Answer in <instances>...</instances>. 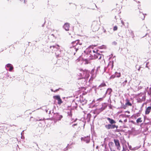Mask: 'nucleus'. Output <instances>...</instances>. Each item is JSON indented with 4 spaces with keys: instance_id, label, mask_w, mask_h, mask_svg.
<instances>
[{
    "instance_id": "obj_13",
    "label": "nucleus",
    "mask_w": 151,
    "mask_h": 151,
    "mask_svg": "<svg viewBox=\"0 0 151 151\" xmlns=\"http://www.w3.org/2000/svg\"><path fill=\"white\" fill-rule=\"evenodd\" d=\"M94 70L93 69L91 70V73L92 75L91 77V78L90 79V80H92L93 78H94L96 76V74H95L93 73L94 72Z\"/></svg>"
},
{
    "instance_id": "obj_10",
    "label": "nucleus",
    "mask_w": 151,
    "mask_h": 151,
    "mask_svg": "<svg viewBox=\"0 0 151 151\" xmlns=\"http://www.w3.org/2000/svg\"><path fill=\"white\" fill-rule=\"evenodd\" d=\"M81 140L82 141H84L86 143H88L89 142L90 140V137L89 136H87L86 137H82L81 138Z\"/></svg>"
},
{
    "instance_id": "obj_20",
    "label": "nucleus",
    "mask_w": 151,
    "mask_h": 151,
    "mask_svg": "<svg viewBox=\"0 0 151 151\" xmlns=\"http://www.w3.org/2000/svg\"><path fill=\"white\" fill-rule=\"evenodd\" d=\"M106 86V85L105 83H102L99 86V87H98V88L99 89L100 88H101L102 87H104Z\"/></svg>"
},
{
    "instance_id": "obj_42",
    "label": "nucleus",
    "mask_w": 151,
    "mask_h": 151,
    "mask_svg": "<svg viewBox=\"0 0 151 151\" xmlns=\"http://www.w3.org/2000/svg\"><path fill=\"white\" fill-rule=\"evenodd\" d=\"M111 143V145H112V144H113V142H111V143Z\"/></svg>"
},
{
    "instance_id": "obj_47",
    "label": "nucleus",
    "mask_w": 151,
    "mask_h": 151,
    "mask_svg": "<svg viewBox=\"0 0 151 151\" xmlns=\"http://www.w3.org/2000/svg\"><path fill=\"white\" fill-rule=\"evenodd\" d=\"M51 91H53V90L52 89H51Z\"/></svg>"
},
{
    "instance_id": "obj_31",
    "label": "nucleus",
    "mask_w": 151,
    "mask_h": 151,
    "mask_svg": "<svg viewBox=\"0 0 151 151\" xmlns=\"http://www.w3.org/2000/svg\"><path fill=\"white\" fill-rule=\"evenodd\" d=\"M142 15L143 16V18H142V19H144V18H145V16L143 14H142Z\"/></svg>"
},
{
    "instance_id": "obj_22",
    "label": "nucleus",
    "mask_w": 151,
    "mask_h": 151,
    "mask_svg": "<svg viewBox=\"0 0 151 151\" xmlns=\"http://www.w3.org/2000/svg\"><path fill=\"white\" fill-rule=\"evenodd\" d=\"M126 105L131 106L132 104L128 100L127 103H126Z\"/></svg>"
},
{
    "instance_id": "obj_49",
    "label": "nucleus",
    "mask_w": 151,
    "mask_h": 151,
    "mask_svg": "<svg viewBox=\"0 0 151 151\" xmlns=\"http://www.w3.org/2000/svg\"><path fill=\"white\" fill-rule=\"evenodd\" d=\"M106 30H104V32H106Z\"/></svg>"
},
{
    "instance_id": "obj_25",
    "label": "nucleus",
    "mask_w": 151,
    "mask_h": 151,
    "mask_svg": "<svg viewBox=\"0 0 151 151\" xmlns=\"http://www.w3.org/2000/svg\"><path fill=\"white\" fill-rule=\"evenodd\" d=\"M117 27L116 26H115L113 28L114 31H116L117 30Z\"/></svg>"
},
{
    "instance_id": "obj_29",
    "label": "nucleus",
    "mask_w": 151,
    "mask_h": 151,
    "mask_svg": "<svg viewBox=\"0 0 151 151\" xmlns=\"http://www.w3.org/2000/svg\"><path fill=\"white\" fill-rule=\"evenodd\" d=\"M92 51H93V52L94 54H95V53H97L96 52V51H97V50H96V51H95V50H93Z\"/></svg>"
},
{
    "instance_id": "obj_50",
    "label": "nucleus",
    "mask_w": 151,
    "mask_h": 151,
    "mask_svg": "<svg viewBox=\"0 0 151 151\" xmlns=\"http://www.w3.org/2000/svg\"><path fill=\"white\" fill-rule=\"evenodd\" d=\"M95 6L96 7H97L96 6V4H95Z\"/></svg>"
},
{
    "instance_id": "obj_32",
    "label": "nucleus",
    "mask_w": 151,
    "mask_h": 151,
    "mask_svg": "<svg viewBox=\"0 0 151 151\" xmlns=\"http://www.w3.org/2000/svg\"><path fill=\"white\" fill-rule=\"evenodd\" d=\"M99 29L98 27H97V28L95 29H94L95 31H96V30H98Z\"/></svg>"
},
{
    "instance_id": "obj_43",
    "label": "nucleus",
    "mask_w": 151,
    "mask_h": 151,
    "mask_svg": "<svg viewBox=\"0 0 151 151\" xmlns=\"http://www.w3.org/2000/svg\"><path fill=\"white\" fill-rule=\"evenodd\" d=\"M105 68H104V72H105Z\"/></svg>"
},
{
    "instance_id": "obj_15",
    "label": "nucleus",
    "mask_w": 151,
    "mask_h": 151,
    "mask_svg": "<svg viewBox=\"0 0 151 151\" xmlns=\"http://www.w3.org/2000/svg\"><path fill=\"white\" fill-rule=\"evenodd\" d=\"M112 91V90H111V88H108L107 89V91H106L105 94H104V96L103 97V98L105 97L106 96V94H107V93H108V94H110L111 92Z\"/></svg>"
},
{
    "instance_id": "obj_37",
    "label": "nucleus",
    "mask_w": 151,
    "mask_h": 151,
    "mask_svg": "<svg viewBox=\"0 0 151 151\" xmlns=\"http://www.w3.org/2000/svg\"><path fill=\"white\" fill-rule=\"evenodd\" d=\"M98 100H102V98H100Z\"/></svg>"
},
{
    "instance_id": "obj_41",
    "label": "nucleus",
    "mask_w": 151,
    "mask_h": 151,
    "mask_svg": "<svg viewBox=\"0 0 151 151\" xmlns=\"http://www.w3.org/2000/svg\"><path fill=\"white\" fill-rule=\"evenodd\" d=\"M150 93H149V92H148V94L149 95H150Z\"/></svg>"
},
{
    "instance_id": "obj_40",
    "label": "nucleus",
    "mask_w": 151,
    "mask_h": 151,
    "mask_svg": "<svg viewBox=\"0 0 151 151\" xmlns=\"http://www.w3.org/2000/svg\"><path fill=\"white\" fill-rule=\"evenodd\" d=\"M58 90V89H56L55 91H54V92H55Z\"/></svg>"
},
{
    "instance_id": "obj_54",
    "label": "nucleus",
    "mask_w": 151,
    "mask_h": 151,
    "mask_svg": "<svg viewBox=\"0 0 151 151\" xmlns=\"http://www.w3.org/2000/svg\"><path fill=\"white\" fill-rule=\"evenodd\" d=\"M114 44H116V43L115 42V43H114Z\"/></svg>"
},
{
    "instance_id": "obj_7",
    "label": "nucleus",
    "mask_w": 151,
    "mask_h": 151,
    "mask_svg": "<svg viewBox=\"0 0 151 151\" xmlns=\"http://www.w3.org/2000/svg\"><path fill=\"white\" fill-rule=\"evenodd\" d=\"M105 127L107 129H113L115 128L117 129L118 127L117 126H116L114 124H109L105 125Z\"/></svg>"
},
{
    "instance_id": "obj_51",
    "label": "nucleus",
    "mask_w": 151,
    "mask_h": 151,
    "mask_svg": "<svg viewBox=\"0 0 151 151\" xmlns=\"http://www.w3.org/2000/svg\"><path fill=\"white\" fill-rule=\"evenodd\" d=\"M113 65L112 64V67H113Z\"/></svg>"
},
{
    "instance_id": "obj_46",
    "label": "nucleus",
    "mask_w": 151,
    "mask_h": 151,
    "mask_svg": "<svg viewBox=\"0 0 151 151\" xmlns=\"http://www.w3.org/2000/svg\"><path fill=\"white\" fill-rule=\"evenodd\" d=\"M76 124H74L73 125V126H75V125H76Z\"/></svg>"
},
{
    "instance_id": "obj_27",
    "label": "nucleus",
    "mask_w": 151,
    "mask_h": 151,
    "mask_svg": "<svg viewBox=\"0 0 151 151\" xmlns=\"http://www.w3.org/2000/svg\"><path fill=\"white\" fill-rule=\"evenodd\" d=\"M81 84H83L85 85V84H83V83L84 82V81L83 80V78H82V77H81Z\"/></svg>"
},
{
    "instance_id": "obj_33",
    "label": "nucleus",
    "mask_w": 151,
    "mask_h": 151,
    "mask_svg": "<svg viewBox=\"0 0 151 151\" xmlns=\"http://www.w3.org/2000/svg\"><path fill=\"white\" fill-rule=\"evenodd\" d=\"M100 68V66H99V67H97V70H99V68Z\"/></svg>"
},
{
    "instance_id": "obj_48",
    "label": "nucleus",
    "mask_w": 151,
    "mask_h": 151,
    "mask_svg": "<svg viewBox=\"0 0 151 151\" xmlns=\"http://www.w3.org/2000/svg\"><path fill=\"white\" fill-rule=\"evenodd\" d=\"M150 90L151 91V87L150 88Z\"/></svg>"
},
{
    "instance_id": "obj_38",
    "label": "nucleus",
    "mask_w": 151,
    "mask_h": 151,
    "mask_svg": "<svg viewBox=\"0 0 151 151\" xmlns=\"http://www.w3.org/2000/svg\"><path fill=\"white\" fill-rule=\"evenodd\" d=\"M109 107L111 109V105H110L109 106Z\"/></svg>"
},
{
    "instance_id": "obj_24",
    "label": "nucleus",
    "mask_w": 151,
    "mask_h": 151,
    "mask_svg": "<svg viewBox=\"0 0 151 151\" xmlns=\"http://www.w3.org/2000/svg\"><path fill=\"white\" fill-rule=\"evenodd\" d=\"M123 150L122 151H125L127 150V148L126 147H125L124 146H123Z\"/></svg>"
},
{
    "instance_id": "obj_14",
    "label": "nucleus",
    "mask_w": 151,
    "mask_h": 151,
    "mask_svg": "<svg viewBox=\"0 0 151 151\" xmlns=\"http://www.w3.org/2000/svg\"><path fill=\"white\" fill-rule=\"evenodd\" d=\"M107 119L109 121L110 123L111 124H115L116 122L114 120L108 117L107 118Z\"/></svg>"
},
{
    "instance_id": "obj_4",
    "label": "nucleus",
    "mask_w": 151,
    "mask_h": 151,
    "mask_svg": "<svg viewBox=\"0 0 151 151\" xmlns=\"http://www.w3.org/2000/svg\"><path fill=\"white\" fill-rule=\"evenodd\" d=\"M136 98L137 101L139 102L144 101L146 99L145 94L144 93H141L138 94Z\"/></svg>"
},
{
    "instance_id": "obj_18",
    "label": "nucleus",
    "mask_w": 151,
    "mask_h": 151,
    "mask_svg": "<svg viewBox=\"0 0 151 151\" xmlns=\"http://www.w3.org/2000/svg\"><path fill=\"white\" fill-rule=\"evenodd\" d=\"M142 122V118L141 117L139 118L136 120V122L138 124L139 123H141Z\"/></svg>"
},
{
    "instance_id": "obj_53",
    "label": "nucleus",
    "mask_w": 151,
    "mask_h": 151,
    "mask_svg": "<svg viewBox=\"0 0 151 151\" xmlns=\"http://www.w3.org/2000/svg\"><path fill=\"white\" fill-rule=\"evenodd\" d=\"M114 44H116V43L115 42V43H114Z\"/></svg>"
},
{
    "instance_id": "obj_1",
    "label": "nucleus",
    "mask_w": 151,
    "mask_h": 151,
    "mask_svg": "<svg viewBox=\"0 0 151 151\" xmlns=\"http://www.w3.org/2000/svg\"><path fill=\"white\" fill-rule=\"evenodd\" d=\"M79 70V76L83 78V80L84 81V82L83 83V84H86L87 82V79L89 78L90 76L89 71L87 70H84L80 69L78 70Z\"/></svg>"
},
{
    "instance_id": "obj_9",
    "label": "nucleus",
    "mask_w": 151,
    "mask_h": 151,
    "mask_svg": "<svg viewBox=\"0 0 151 151\" xmlns=\"http://www.w3.org/2000/svg\"><path fill=\"white\" fill-rule=\"evenodd\" d=\"M53 98L58 101V104L60 105L61 104L63 103V101L60 99V97L59 96L57 95L54 96H53Z\"/></svg>"
},
{
    "instance_id": "obj_28",
    "label": "nucleus",
    "mask_w": 151,
    "mask_h": 151,
    "mask_svg": "<svg viewBox=\"0 0 151 151\" xmlns=\"http://www.w3.org/2000/svg\"><path fill=\"white\" fill-rule=\"evenodd\" d=\"M68 115L70 116H71L72 115V114L71 113V111H70L69 112H68Z\"/></svg>"
},
{
    "instance_id": "obj_30",
    "label": "nucleus",
    "mask_w": 151,
    "mask_h": 151,
    "mask_svg": "<svg viewBox=\"0 0 151 151\" xmlns=\"http://www.w3.org/2000/svg\"><path fill=\"white\" fill-rule=\"evenodd\" d=\"M21 1H23L24 3H25V0H21Z\"/></svg>"
},
{
    "instance_id": "obj_17",
    "label": "nucleus",
    "mask_w": 151,
    "mask_h": 151,
    "mask_svg": "<svg viewBox=\"0 0 151 151\" xmlns=\"http://www.w3.org/2000/svg\"><path fill=\"white\" fill-rule=\"evenodd\" d=\"M7 67L8 68H9V71H11L13 69V67L12 65L10 64H8L6 65Z\"/></svg>"
},
{
    "instance_id": "obj_44",
    "label": "nucleus",
    "mask_w": 151,
    "mask_h": 151,
    "mask_svg": "<svg viewBox=\"0 0 151 151\" xmlns=\"http://www.w3.org/2000/svg\"><path fill=\"white\" fill-rule=\"evenodd\" d=\"M123 108H124V109H125V108H126L125 106H124Z\"/></svg>"
},
{
    "instance_id": "obj_52",
    "label": "nucleus",
    "mask_w": 151,
    "mask_h": 151,
    "mask_svg": "<svg viewBox=\"0 0 151 151\" xmlns=\"http://www.w3.org/2000/svg\"><path fill=\"white\" fill-rule=\"evenodd\" d=\"M86 101H85V103H86Z\"/></svg>"
},
{
    "instance_id": "obj_36",
    "label": "nucleus",
    "mask_w": 151,
    "mask_h": 151,
    "mask_svg": "<svg viewBox=\"0 0 151 151\" xmlns=\"http://www.w3.org/2000/svg\"><path fill=\"white\" fill-rule=\"evenodd\" d=\"M119 122H121V123L122 122V121L121 120H119Z\"/></svg>"
},
{
    "instance_id": "obj_21",
    "label": "nucleus",
    "mask_w": 151,
    "mask_h": 151,
    "mask_svg": "<svg viewBox=\"0 0 151 151\" xmlns=\"http://www.w3.org/2000/svg\"><path fill=\"white\" fill-rule=\"evenodd\" d=\"M127 80H126L125 81L123 82L122 84V85L123 86H124L127 83Z\"/></svg>"
},
{
    "instance_id": "obj_12",
    "label": "nucleus",
    "mask_w": 151,
    "mask_h": 151,
    "mask_svg": "<svg viewBox=\"0 0 151 151\" xmlns=\"http://www.w3.org/2000/svg\"><path fill=\"white\" fill-rule=\"evenodd\" d=\"M63 28L66 31H68L69 29V25L68 23H65L64 24L63 27Z\"/></svg>"
},
{
    "instance_id": "obj_45",
    "label": "nucleus",
    "mask_w": 151,
    "mask_h": 151,
    "mask_svg": "<svg viewBox=\"0 0 151 151\" xmlns=\"http://www.w3.org/2000/svg\"><path fill=\"white\" fill-rule=\"evenodd\" d=\"M98 146H96V149H98Z\"/></svg>"
},
{
    "instance_id": "obj_34",
    "label": "nucleus",
    "mask_w": 151,
    "mask_h": 151,
    "mask_svg": "<svg viewBox=\"0 0 151 151\" xmlns=\"http://www.w3.org/2000/svg\"><path fill=\"white\" fill-rule=\"evenodd\" d=\"M141 67H139V68L138 69V71H139L140 70V68H141Z\"/></svg>"
},
{
    "instance_id": "obj_35",
    "label": "nucleus",
    "mask_w": 151,
    "mask_h": 151,
    "mask_svg": "<svg viewBox=\"0 0 151 151\" xmlns=\"http://www.w3.org/2000/svg\"><path fill=\"white\" fill-rule=\"evenodd\" d=\"M127 122V119H125V120H124V122Z\"/></svg>"
},
{
    "instance_id": "obj_16",
    "label": "nucleus",
    "mask_w": 151,
    "mask_h": 151,
    "mask_svg": "<svg viewBox=\"0 0 151 151\" xmlns=\"http://www.w3.org/2000/svg\"><path fill=\"white\" fill-rule=\"evenodd\" d=\"M151 109V107L149 106L146 109L145 113L146 114H148L150 111Z\"/></svg>"
},
{
    "instance_id": "obj_19",
    "label": "nucleus",
    "mask_w": 151,
    "mask_h": 151,
    "mask_svg": "<svg viewBox=\"0 0 151 151\" xmlns=\"http://www.w3.org/2000/svg\"><path fill=\"white\" fill-rule=\"evenodd\" d=\"M115 75L116 77L119 78L121 76V73H120L116 72L115 73Z\"/></svg>"
},
{
    "instance_id": "obj_6",
    "label": "nucleus",
    "mask_w": 151,
    "mask_h": 151,
    "mask_svg": "<svg viewBox=\"0 0 151 151\" xmlns=\"http://www.w3.org/2000/svg\"><path fill=\"white\" fill-rule=\"evenodd\" d=\"M59 46L58 45H53L51 46L50 47V50H52V52H53L55 51L58 50Z\"/></svg>"
},
{
    "instance_id": "obj_11",
    "label": "nucleus",
    "mask_w": 151,
    "mask_h": 151,
    "mask_svg": "<svg viewBox=\"0 0 151 151\" xmlns=\"http://www.w3.org/2000/svg\"><path fill=\"white\" fill-rule=\"evenodd\" d=\"M93 58L94 59H100L101 58V55L98 53H95V54L93 55Z\"/></svg>"
},
{
    "instance_id": "obj_5",
    "label": "nucleus",
    "mask_w": 151,
    "mask_h": 151,
    "mask_svg": "<svg viewBox=\"0 0 151 151\" xmlns=\"http://www.w3.org/2000/svg\"><path fill=\"white\" fill-rule=\"evenodd\" d=\"M54 117V121L55 122H56L57 121L60 120L62 118L63 116L59 114L58 113H56L55 114Z\"/></svg>"
},
{
    "instance_id": "obj_3",
    "label": "nucleus",
    "mask_w": 151,
    "mask_h": 151,
    "mask_svg": "<svg viewBox=\"0 0 151 151\" xmlns=\"http://www.w3.org/2000/svg\"><path fill=\"white\" fill-rule=\"evenodd\" d=\"M92 53L91 51L89 50V49H86L84 51V53H82L81 56L83 57V55L84 56V57L82 58L83 60L86 61V63H88V60L90 59L88 57H90V55H92Z\"/></svg>"
},
{
    "instance_id": "obj_39",
    "label": "nucleus",
    "mask_w": 151,
    "mask_h": 151,
    "mask_svg": "<svg viewBox=\"0 0 151 151\" xmlns=\"http://www.w3.org/2000/svg\"><path fill=\"white\" fill-rule=\"evenodd\" d=\"M122 23L123 24H124V23L122 22Z\"/></svg>"
},
{
    "instance_id": "obj_8",
    "label": "nucleus",
    "mask_w": 151,
    "mask_h": 151,
    "mask_svg": "<svg viewBox=\"0 0 151 151\" xmlns=\"http://www.w3.org/2000/svg\"><path fill=\"white\" fill-rule=\"evenodd\" d=\"M114 142L115 143V145L117 147V150H120L121 147L119 140L116 139H114Z\"/></svg>"
},
{
    "instance_id": "obj_2",
    "label": "nucleus",
    "mask_w": 151,
    "mask_h": 151,
    "mask_svg": "<svg viewBox=\"0 0 151 151\" xmlns=\"http://www.w3.org/2000/svg\"><path fill=\"white\" fill-rule=\"evenodd\" d=\"M79 40H77L72 42L70 46L69 47L70 51H72V53L75 55L76 52L78 50V47H79L81 44L79 43Z\"/></svg>"
},
{
    "instance_id": "obj_26",
    "label": "nucleus",
    "mask_w": 151,
    "mask_h": 151,
    "mask_svg": "<svg viewBox=\"0 0 151 151\" xmlns=\"http://www.w3.org/2000/svg\"><path fill=\"white\" fill-rule=\"evenodd\" d=\"M115 75H113L110 77V79H113L115 78Z\"/></svg>"
},
{
    "instance_id": "obj_23",
    "label": "nucleus",
    "mask_w": 151,
    "mask_h": 151,
    "mask_svg": "<svg viewBox=\"0 0 151 151\" xmlns=\"http://www.w3.org/2000/svg\"><path fill=\"white\" fill-rule=\"evenodd\" d=\"M100 48L101 49H106V47L105 45H103L100 46Z\"/></svg>"
}]
</instances>
